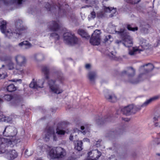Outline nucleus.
<instances>
[{
  "label": "nucleus",
  "mask_w": 160,
  "mask_h": 160,
  "mask_svg": "<svg viewBox=\"0 0 160 160\" xmlns=\"http://www.w3.org/2000/svg\"><path fill=\"white\" fill-rule=\"evenodd\" d=\"M66 131L61 129L58 127L56 129V132L53 127H49L47 129L43 137V139L46 142L49 140L51 138H52L53 140L56 141L57 140V137L56 134L58 135H64Z\"/></svg>",
  "instance_id": "obj_1"
},
{
  "label": "nucleus",
  "mask_w": 160,
  "mask_h": 160,
  "mask_svg": "<svg viewBox=\"0 0 160 160\" xmlns=\"http://www.w3.org/2000/svg\"><path fill=\"white\" fill-rule=\"evenodd\" d=\"M136 70L132 67H129L127 68V71H123L121 73L122 76L127 74L128 77L130 78L129 80V82L132 84H136L140 82L143 81L142 78L143 77V74H140L137 78L134 79L132 78L135 75Z\"/></svg>",
  "instance_id": "obj_2"
},
{
  "label": "nucleus",
  "mask_w": 160,
  "mask_h": 160,
  "mask_svg": "<svg viewBox=\"0 0 160 160\" xmlns=\"http://www.w3.org/2000/svg\"><path fill=\"white\" fill-rule=\"evenodd\" d=\"M15 138L12 139L6 138H0V154H6L8 147H13L16 144Z\"/></svg>",
  "instance_id": "obj_3"
},
{
  "label": "nucleus",
  "mask_w": 160,
  "mask_h": 160,
  "mask_svg": "<svg viewBox=\"0 0 160 160\" xmlns=\"http://www.w3.org/2000/svg\"><path fill=\"white\" fill-rule=\"evenodd\" d=\"M116 32L118 34L121 36L123 40V44L125 46L129 48L132 46V39L128 33L126 32L124 29H121L118 31H116Z\"/></svg>",
  "instance_id": "obj_4"
},
{
  "label": "nucleus",
  "mask_w": 160,
  "mask_h": 160,
  "mask_svg": "<svg viewBox=\"0 0 160 160\" xmlns=\"http://www.w3.org/2000/svg\"><path fill=\"white\" fill-rule=\"evenodd\" d=\"M63 39L66 44L70 45L77 44L78 42V38L74 34L69 32H66L64 33Z\"/></svg>",
  "instance_id": "obj_5"
},
{
  "label": "nucleus",
  "mask_w": 160,
  "mask_h": 160,
  "mask_svg": "<svg viewBox=\"0 0 160 160\" xmlns=\"http://www.w3.org/2000/svg\"><path fill=\"white\" fill-rule=\"evenodd\" d=\"M103 12H101L98 13V15L101 17L107 16L109 18H112L114 16L117 11L116 8L105 6H103Z\"/></svg>",
  "instance_id": "obj_6"
},
{
  "label": "nucleus",
  "mask_w": 160,
  "mask_h": 160,
  "mask_svg": "<svg viewBox=\"0 0 160 160\" xmlns=\"http://www.w3.org/2000/svg\"><path fill=\"white\" fill-rule=\"evenodd\" d=\"M101 32L100 30H96L92 34L90 40V42L93 45H98L101 42Z\"/></svg>",
  "instance_id": "obj_7"
},
{
  "label": "nucleus",
  "mask_w": 160,
  "mask_h": 160,
  "mask_svg": "<svg viewBox=\"0 0 160 160\" xmlns=\"http://www.w3.org/2000/svg\"><path fill=\"white\" fill-rule=\"evenodd\" d=\"M4 99L8 101H10L12 99L14 103L13 106H15L21 104L23 102L22 97L20 95H14L13 96L5 95L4 96Z\"/></svg>",
  "instance_id": "obj_8"
},
{
  "label": "nucleus",
  "mask_w": 160,
  "mask_h": 160,
  "mask_svg": "<svg viewBox=\"0 0 160 160\" xmlns=\"http://www.w3.org/2000/svg\"><path fill=\"white\" fill-rule=\"evenodd\" d=\"M14 130L16 131V129L14 128L11 127L7 126L5 128L3 132V134L5 137H12V138L10 139H12L13 138H15V142L16 143V138L14 136L16 134V132H14ZM9 139H10V138Z\"/></svg>",
  "instance_id": "obj_9"
},
{
  "label": "nucleus",
  "mask_w": 160,
  "mask_h": 160,
  "mask_svg": "<svg viewBox=\"0 0 160 160\" xmlns=\"http://www.w3.org/2000/svg\"><path fill=\"white\" fill-rule=\"evenodd\" d=\"M55 81L52 80H50L48 81V84L51 91L54 93L59 94L62 92L59 86L55 84Z\"/></svg>",
  "instance_id": "obj_10"
},
{
  "label": "nucleus",
  "mask_w": 160,
  "mask_h": 160,
  "mask_svg": "<svg viewBox=\"0 0 160 160\" xmlns=\"http://www.w3.org/2000/svg\"><path fill=\"white\" fill-rule=\"evenodd\" d=\"M7 22L5 21H1L0 22V28L1 32L4 33L6 36L10 38L13 35L11 30H6Z\"/></svg>",
  "instance_id": "obj_11"
},
{
  "label": "nucleus",
  "mask_w": 160,
  "mask_h": 160,
  "mask_svg": "<svg viewBox=\"0 0 160 160\" xmlns=\"http://www.w3.org/2000/svg\"><path fill=\"white\" fill-rule=\"evenodd\" d=\"M88 160H98L101 155V152L97 150H93L88 153Z\"/></svg>",
  "instance_id": "obj_12"
},
{
  "label": "nucleus",
  "mask_w": 160,
  "mask_h": 160,
  "mask_svg": "<svg viewBox=\"0 0 160 160\" xmlns=\"http://www.w3.org/2000/svg\"><path fill=\"white\" fill-rule=\"evenodd\" d=\"M143 68H144V72L143 73H142L141 74H143V77L142 78L143 79V80L145 77V74L152 71L154 68V66L151 63H149L141 66L140 69H142Z\"/></svg>",
  "instance_id": "obj_13"
},
{
  "label": "nucleus",
  "mask_w": 160,
  "mask_h": 160,
  "mask_svg": "<svg viewBox=\"0 0 160 160\" xmlns=\"http://www.w3.org/2000/svg\"><path fill=\"white\" fill-rule=\"evenodd\" d=\"M8 160H13L18 156V153L14 149H9L5 154Z\"/></svg>",
  "instance_id": "obj_14"
},
{
  "label": "nucleus",
  "mask_w": 160,
  "mask_h": 160,
  "mask_svg": "<svg viewBox=\"0 0 160 160\" xmlns=\"http://www.w3.org/2000/svg\"><path fill=\"white\" fill-rule=\"evenodd\" d=\"M16 61L18 65L22 66L25 65L26 62L25 57L21 55H18L15 57Z\"/></svg>",
  "instance_id": "obj_15"
},
{
  "label": "nucleus",
  "mask_w": 160,
  "mask_h": 160,
  "mask_svg": "<svg viewBox=\"0 0 160 160\" xmlns=\"http://www.w3.org/2000/svg\"><path fill=\"white\" fill-rule=\"evenodd\" d=\"M137 106L136 107H134L132 105H129L126 107H124L122 110V112L124 114L126 115H129L131 112H133L134 109L137 111Z\"/></svg>",
  "instance_id": "obj_16"
},
{
  "label": "nucleus",
  "mask_w": 160,
  "mask_h": 160,
  "mask_svg": "<svg viewBox=\"0 0 160 160\" xmlns=\"http://www.w3.org/2000/svg\"><path fill=\"white\" fill-rule=\"evenodd\" d=\"M44 83L43 80H38L37 82H32L30 84V87L31 88L38 89V88L43 87V85Z\"/></svg>",
  "instance_id": "obj_17"
},
{
  "label": "nucleus",
  "mask_w": 160,
  "mask_h": 160,
  "mask_svg": "<svg viewBox=\"0 0 160 160\" xmlns=\"http://www.w3.org/2000/svg\"><path fill=\"white\" fill-rule=\"evenodd\" d=\"M159 98V96H154L149 99L147 100L142 105L140 106H137V110H140L141 109V108L143 107H146L148 105L151 103L152 102L156 101Z\"/></svg>",
  "instance_id": "obj_18"
},
{
  "label": "nucleus",
  "mask_w": 160,
  "mask_h": 160,
  "mask_svg": "<svg viewBox=\"0 0 160 160\" xmlns=\"http://www.w3.org/2000/svg\"><path fill=\"white\" fill-rule=\"evenodd\" d=\"M44 56L41 53H36L34 54L32 58L36 62H39L42 61L44 59Z\"/></svg>",
  "instance_id": "obj_19"
},
{
  "label": "nucleus",
  "mask_w": 160,
  "mask_h": 160,
  "mask_svg": "<svg viewBox=\"0 0 160 160\" xmlns=\"http://www.w3.org/2000/svg\"><path fill=\"white\" fill-rule=\"evenodd\" d=\"M26 0H2L4 3L6 5L11 4L14 3L18 5L22 4Z\"/></svg>",
  "instance_id": "obj_20"
},
{
  "label": "nucleus",
  "mask_w": 160,
  "mask_h": 160,
  "mask_svg": "<svg viewBox=\"0 0 160 160\" xmlns=\"http://www.w3.org/2000/svg\"><path fill=\"white\" fill-rule=\"evenodd\" d=\"M66 155L65 149L60 147H57V158H62Z\"/></svg>",
  "instance_id": "obj_21"
},
{
  "label": "nucleus",
  "mask_w": 160,
  "mask_h": 160,
  "mask_svg": "<svg viewBox=\"0 0 160 160\" xmlns=\"http://www.w3.org/2000/svg\"><path fill=\"white\" fill-rule=\"evenodd\" d=\"M97 76L96 72L94 71L89 72L88 75V79L92 83H94L95 78Z\"/></svg>",
  "instance_id": "obj_22"
},
{
  "label": "nucleus",
  "mask_w": 160,
  "mask_h": 160,
  "mask_svg": "<svg viewBox=\"0 0 160 160\" xmlns=\"http://www.w3.org/2000/svg\"><path fill=\"white\" fill-rule=\"evenodd\" d=\"M75 149L78 151H81L82 149V142L81 141H74Z\"/></svg>",
  "instance_id": "obj_23"
},
{
  "label": "nucleus",
  "mask_w": 160,
  "mask_h": 160,
  "mask_svg": "<svg viewBox=\"0 0 160 160\" xmlns=\"http://www.w3.org/2000/svg\"><path fill=\"white\" fill-rule=\"evenodd\" d=\"M42 71L44 74L45 79L48 80L49 78V68L47 66H44L42 67Z\"/></svg>",
  "instance_id": "obj_24"
},
{
  "label": "nucleus",
  "mask_w": 160,
  "mask_h": 160,
  "mask_svg": "<svg viewBox=\"0 0 160 160\" xmlns=\"http://www.w3.org/2000/svg\"><path fill=\"white\" fill-rule=\"evenodd\" d=\"M49 28L51 30L56 31L58 29L59 26L57 22L52 21L50 23Z\"/></svg>",
  "instance_id": "obj_25"
},
{
  "label": "nucleus",
  "mask_w": 160,
  "mask_h": 160,
  "mask_svg": "<svg viewBox=\"0 0 160 160\" xmlns=\"http://www.w3.org/2000/svg\"><path fill=\"white\" fill-rule=\"evenodd\" d=\"M105 98L106 99L111 102H114L117 100V98L114 94L111 95L106 94L105 95Z\"/></svg>",
  "instance_id": "obj_26"
},
{
  "label": "nucleus",
  "mask_w": 160,
  "mask_h": 160,
  "mask_svg": "<svg viewBox=\"0 0 160 160\" xmlns=\"http://www.w3.org/2000/svg\"><path fill=\"white\" fill-rule=\"evenodd\" d=\"M49 155L52 159L57 158V147L51 149L49 152Z\"/></svg>",
  "instance_id": "obj_27"
},
{
  "label": "nucleus",
  "mask_w": 160,
  "mask_h": 160,
  "mask_svg": "<svg viewBox=\"0 0 160 160\" xmlns=\"http://www.w3.org/2000/svg\"><path fill=\"white\" fill-rule=\"evenodd\" d=\"M140 44L141 47L143 49H147L149 46V44L148 42H146V40L142 39L140 41Z\"/></svg>",
  "instance_id": "obj_28"
},
{
  "label": "nucleus",
  "mask_w": 160,
  "mask_h": 160,
  "mask_svg": "<svg viewBox=\"0 0 160 160\" xmlns=\"http://www.w3.org/2000/svg\"><path fill=\"white\" fill-rule=\"evenodd\" d=\"M143 50L139 49L137 47H133L132 49H129V54L131 55H134L136 54V52L138 51H142Z\"/></svg>",
  "instance_id": "obj_29"
},
{
  "label": "nucleus",
  "mask_w": 160,
  "mask_h": 160,
  "mask_svg": "<svg viewBox=\"0 0 160 160\" xmlns=\"http://www.w3.org/2000/svg\"><path fill=\"white\" fill-rule=\"evenodd\" d=\"M78 33L83 38H88L90 37L87 33L83 29H79L78 31Z\"/></svg>",
  "instance_id": "obj_30"
},
{
  "label": "nucleus",
  "mask_w": 160,
  "mask_h": 160,
  "mask_svg": "<svg viewBox=\"0 0 160 160\" xmlns=\"http://www.w3.org/2000/svg\"><path fill=\"white\" fill-rule=\"evenodd\" d=\"M109 119L108 118H104L98 119L97 120L96 122L98 125H102L104 123L109 121Z\"/></svg>",
  "instance_id": "obj_31"
},
{
  "label": "nucleus",
  "mask_w": 160,
  "mask_h": 160,
  "mask_svg": "<svg viewBox=\"0 0 160 160\" xmlns=\"http://www.w3.org/2000/svg\"><path fill=\"white\" fill-rule=\"evenodd\" d=\"M150 144L153 147H155L160 144V138L154 139L151 142Z\"/></svg>",
  "instance_id": "obj_32"
},
{
  "label": "nucleus",
  "mask_w": 160,
  "mask_h": 160,
  "mask_svg": "<svg viewBox=\"0 0 160 160\" xmlns=\"http://www.w3.org/2000/svg\"><path fill=\"white\" fill-rule=\"evenodd\" d=\"M19 46H22L23 45H24L26 47H25V48H29L31 47L32 46V44L29 43L28 42L26 41L22 42L18 44Z\"/></svg>",
  "instance_id": "obj_33"
},
{
  "label": "nucleus",
  "mask_w": 160,
  "mask_h": 160,
  "mask_svg": "<svg viewBox=\"0 0 160 160\" xmlns=\"http://www.w3.org/2000/svg\"><path fill=\"white\" fill-rule=\"evenodd\" d=\"M14 74H22L24 73V71L23 69L21 68H19L18 66H17L16 68L14 71Z\"/></svg>",
  "instance_id": "obj_34"
},
{
  "label": "nucleus",
  "mask_w": 160,
  "mask_h": 160,
  "mask_svg": "<svg viewBox=\"0 0 160 160\" xmlns=\"http://www.w3.org/2000/svg\"><path fill=\"white\" fill-rule=\"evenodd\" d=\"M7 89L8 91L11 92L15 91L16 88L14 84H12L8 86Z\"/></svg>",
  "instance_id": "obj_35"
},
{
  "label": "nucleus",
  "mask_w": 160,
  "mask_h": 160,
  "mask_svg": "<svg viewBox=\"0 0 160 160\" xmlns=\"http://www.w3.org/2000/svg\"><path fill=\"white\" fill-rule=\"evenodd\" d=\"M45 8H47V10L48 11H51L53 10L54 8L55 9L56 8V5H53L52 8H50V7H51V5L48 3H47L46 4V5L45 6Z\"/></svg>",
  "instance_id": "obj_36"
},
{
  "label": "nucleus",
  "mask_w": 160,
  "mask_h": 160,
  "mask_svg": "<svg viewBox=\"0 0 160 160\" xmlns=\"http://www.w3.org/2000/svg\"><path fill=\"white\" fill-rule=\"evenodd\" d=\"M113 147L112 149L115 151L118 152V150H119L121 149V147L120 145L118 144L114 143L113 144Z\"/></svg>",
  "instance_id": "obj_37"
},
{
  "label": "nucleus",
  "mask_w": 160,
  "mask_h": 160,
  "mask_svg": "<svg viewBox=\"0 0 160 160\" xmlns=\"http://www.w3.org/2000/svg\"><path fill=\"white\" fill-rule=\"evenodd\" d=\"M39 148L42 151H44L48 149V146L46 144H43L41 146H39Z\"/></svg>",
  "instance_id": "obj_38"
},
{
  "label": "nucleus",
  "mask_w": 160,
  "mask_h": 160,
  "mask_svg": "<svg viewBox=\"0 0 160 160\" xmlns=\"http://www.w3.org/2000/svg\"><path fill=\"white\" fill-rule=\"evenodd\" d=\"M127 28L130 31H137L138 29V28L137 27H135V28H132L130 25H127Z\"/></svg>",
  "instance_id": "obj_39"
},
{
  "label": "nucleus",
  "mask_w": 160,
  "mask_h": 160,
  "mask_svg": "<svg viewBox=\"0 0 160 160\" xmlns=\"http://www.w3.org/2000/svg\"><path fill=\"white\" fill-rule=\"evenodd\" d=\"M32 154V152L30 150L26 149L24 152V155L26 157L30 156Z\"/></svg>",
  "instance_id": "obj_40"
},
{
  "label": "nucleus",
  "mask_w": 160,
  "mask_h": 160,
  "mask_svg": "<svg viewBox=\"0 0 160 160\" xmlns=\"http://www.w3.org/2000/svg\"><path fill=\"white\" fill-rule=\"evenodd\" d=\"M57 79L62 83L64 80V78L62 74H60L58 76Z\"/></svg>",
  "instance_id": "obj_41"
},
{
  "label": "nucleus",
  "mask_w": 160,
  "mask_h": 160,
  "mask_svg": "<svg viewBox=\"0 0 160 160\" xmlns=\"http://www.w3.org/2000/svg\"><path fill=\"white\" fill-rule=\"evenodd\" d=\"M50 36L53 37L55 39L58 40L59 39V36L56 32H53L51 34Z\"/></svg>",
  "instance_id": "obj_42"
},
{
  "label": "nucleus",
  "mask_w": 160,
  "mask_h": 160,
  "mask_svg": "<svg viewBox=\"0 0 160 160\" xmlns=\"http://www.w3.org/2000/svg\"><path fill=\"white\" fill-rule=\"evenodd\" d=\"M7 67L9 69H12L14 68V64L12 62H10L7 65Z\"/></svg>",
  "instance_id": "obj_43"
},
{
  "label": "nucleus",
  "mask_w": 160,
  "mask_h": 160,
  "mask_svg": "<svg viewBox=\"0 0 160 160\" xmlns=\"http://www.w3.org/2000/svg\"><path fill=\"white\" fill-rule=\"evenodd\" d=\"M77 135L75 134V133L74 132L73 133H72L69 137V140L70 141H72L74 139V138H75V137L77 136Z\"/></svg>",
  "instance_id": "obj_44"
},
{
  "label": "nucleus",
  "mask_w": 160,
  "mask_h": 160,
  "mask_svg": "<svg viewBox=\"0 0 160 160\" xmlns=\"http://www.w3.org/2000/svg\"><path fill=\"white\" fill-rule=\"evenodd\" d=\"M6 77V74L5 73H0V79L4 78Z\"/></svg>",
  "instance_id": "obj_45"
},
{
  "label": "nucleus",
  "mask_w": 160,
  "mask_h": 160,
  "mask_svg": "<svg viewBox=\"0 0 160 160\" xmlns=\"http://www.w3.org/2000/svg\"><path fill=\"white\" fill-rule=\"evenodd\" d=\"M101 140H99L97 141L96 143V145L97 147H98L100 146V143L101 142Z\"/></svg>",
  "instance_id": "obj_46"
},
{
  "label": "nucleus",
  "mask_w": 160,
  "mask_h": 160,
  "mask_svg": "<svg viewBox=\"0 0 160 160\" xmlns=\"http://www.w3.org/2000/svg\"><path fill=\"white\" fill-rule=\"evenodd\" d=\"M154 121H158V120H160V117L159 116H155L153 118Z\"/></svg>",
  "instance_id": "obj_47"
},
{
  "label": "nucleus",
  "mask_w": 160,
  "mask_h": 160,
  "mask_svg": "<svg viewBox=\"0 0 160 160\" xmlns=\"http://www.w3.org/2000/svg\"><path fill=\"white\" fill-rule=\"evenodd\" d=\"M91 17L92 18H95L96 17L95 13L94 12H91Z\"/></svg>",
  "instance_id": "obj_48"
},
{
  "label": "nucleus",
  "mask_w": 160,
  "mask_h": 160,
  "mask_svg": "<svg viewBox=\"0 0 160 160\" xmlns=\"http://www.w3.org/2000/svg\"><path fill=\"white\" fill-rule=\"evenodd\" d=\"M154 126L155 127H158L160 128V122H155L154 123Z\"/></svg>",
  "instance_id": "obj_49"
},
{
  "label": "nucleus",
  "mask_w": 160,
  "mask_h": 160,
  "mask_svg": "<svg viewBox=\"0 0 160 160\" xmlns=\"http://www.w3.org/2000/svg\"><path fill=\"white\" fill-rule=\"evenodd\" d=\"M122 120L126 122H128L130 121V119L128 118H122Z\"/></svg>",
  "instance_id": "obj_50"
},
{
  "label": "nucleus",
  "mask_w": 160,
  "mask_h": 160,
  "mask_svg": "<svg viewBox=\"0 0 160 160\" xmlns=\"http://www.w3.org/2000/svg\"><path fill=\"white\" fill-rule=\"evenodd\" d=\"M90 67V65L89 64H86L85 65V68L86 69H89Z\"/></svg>",
  "instance_id": "obj_51"
},
{
  "label": "nucleus",
  "mask_w": 160,
  "mask_h": 160,
  "mask_svg": "<svg viewBox=\"0 0 160 160\" xmlns=\"http://www.w3.org/2000/svg\"><path fill=\"white\" fill-rule=\"evenodd\" d=\"M84 126L85 127V128L87 129H88L90 127V125L88 124H85V126Z\"/></svg>",
  "instance_id": "obj_52"
},
{
  "label": "nucleus",
  "mask_w": 160,
  "mask_h": 160,
  "mask_svg": "<svg viewBox=\"0 0 160 160\" xmlns=\"http://www.w3.org/2000/svg\"><path fill=\"white\" fill-rule=\"evenodd\" d=\"M87 3H91L92 2H94V0H86Z\"/></svg>",
  "instance_id": "obj_53"
},
{
  "label": "nucleus",
  "mask_w": 160,
  "mask_h": 160,
  "mask_svg": "<svg viewBox=\"0 0 160 160\" xmlns=\"http://www.w3.org/2000/svg\"><path fill=\"white\" fill-rule=\"evenodd\" d=\"M57 7L59 10L60 11V12H61V6H60V5H59V6H58L57 5Z\"/></svg>",
  "instance_id": "obj_54"
},
{
  "label": "nucleus",
  "mask_w": 160,
  "mask_h": 160,
  "mask_svg": "<svg viewBox=\"0 0 160 160\" xmlns=\"http://www.w3.org/2000/svg\"><path fill=\"white\" fill-rule=\"evenodd\" d=\"M85 128V127L84 126H82L81 127V129L82 130H83Z\"/></svg>",
  "instance_id": "obj_55"
},
{
  "label": "nucleus",
  "mask_w": 160,
  "mask_h": 160,
  "mask_svg": "<svg viewBox=\"0 0 160 160\" xmlns=\"http://www.w3.org/2000/svg\"><path fill=\"white\" fill-rule=\"evenodd\" d=\"M122 42V41H118V40H117V41H116V43H117V44H118L120 43H121Z\"/></svg>",
  "instance_id": "obj_56"
},
{
  "label": "nucleus",
  "mask_w": 160,
  "mask_h": 160,
  "mask_svg": "<svg viewBox=\"0 0 160 160\" xmlns=\"http://www.w3.org/2000/svg\"><path fill=\"white\" fill-rule=\"evenodd\" d=\"M83 140V141L86 140L87 141H89V139H87V138H85V139H84Z\"/></svg>",
  "instance_id": "obj_57"
},
{
  "label": "nucleus",
  "mask_w": 160,
  "mask_h": 160,
  "mask_svg": "<svg viewBox=\"0 0 160 160\" xmlns=\"http://www.w3.org/2000/svg\"><path fill=\"white\" fill-rule=\"evenodd\" d=\"M2 102H3V100H2V99H1V98H0V104L1 103H2Z\"/></svg>",
  "instance_id": "obj_58"
},
{
  "label": "nucleus",
  "mask_w": 160,
  "mask_h": 160,
  "mask_svg": "<svg viewBox=\"0 0 160 160\" xmlns=\"http://www.w3.org/2000/svg\"><path fill=\"white\" fill-rule=\"evenodd\" d=\"M36 160H42L41 158H39L37 159Z\"/></svg>",
  "instance_id": "obj_59"
},
{
  "label": "nucleus",
  "mask_w": 160,
  "mask_h": 160,
  "mask_svg": "<svg viewBox=\"0 0 160 160\" xmlns=\"http://www.w3.org/2000/svg\"><path fill=\"white\" fill-rule=\"evenodd\" d=\"M127 0V2H129L130 0Z\"/></svg>",
  "instance_id": "obj_60"
},
{
  "label": "nucleus",
  "mask_w": 160,
  "mask_h": 160,
  "mask_svg": "<svg viewBox=\"0 0 160 160\" xmlns=\"http://www.w3.org/2000/svg\"><path fill=\"white\" fill-rule=\"evenodd\" d=\"M76 139V141H77V140H78V139H77V138H76V137H75V138Z\"/></svg>",
  "instance_id": "obj_61"
},
{
  "label": "nucleus",
  "mask_w": 160,
  "mask_h": 160,
  "mask_svg": "<svg viewBox=\"0 0 160 160\" xmlns=\"http://www.w3.org/2000/svg\"><path fill=\"white\" fill-rule=\"evenodd\" d=\"M4 66V65H2V67H3Z\"/></svg>",
  "instance_id": "obj_62"
},
{
  "label": "nucleus",
  "mask_w": 160,
  "mask_h": 160,
  "mask_svg": "<svg viewBox=\"0 0 160 160\" xmlns=\"http://www.w3.org/2000/svg\"><path fill=\"white\" fill-rule=\"evenodd\" d=\"M12 81H13V82H15V80H12Z\"/></svg>",
  "instance_id": "obj_63"
},
{
  "label": "nucleus",
  "mask_w": 160,
  "mask_h": 160,
  "mask_svg": "<svg viewBox=\"0 0 160 160\" xmlns=\"http://www.w3.org/2000/svg\"><path fill=\"white\" fill-rule=\"evenodd\" d=\"M0 119V120H0V121H2V120L1 119Z\"/></svg>",
  "instance_id": "obj_64"
}]
</instances>
